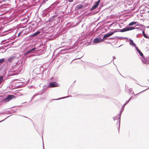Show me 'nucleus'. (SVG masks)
Segmentation results:
<instances>
[{"label": "nucleus", "instance_id": "de8ad7c7", "mask_svg": "<svg viewBox=\"0 0 149 149\" xmlns=\"http://www.w3.org/2000/svg\"><path fill=\"white\" fill-rule=\"evenodd\" d=\"M26 19V18H24L23 19H22L21 20H22H22H24V19Z\"/></svg>", "mask_w": 149, "mask_h": 149}, {"label": "nucleus", "instance_id": "09e8293b", "mask_svg": "<svg viewBox=\"0 0 149 149\" xmlns=\"http://www.w3.org/2000/svg\"><path fill=\"white\" fill-rule=\"evenodd\" d=\"M56 4L57 5L59 3L58 2H56L54 4H56Z\"/></svg>", "mask_w": 149, "mask_h": 149}, {"label": "nucleus", "instance_id": "2eb2a0df", "mask_svg": "<svg viewBox=\"0 0 149 149\" xmlns=\"http://www.w3.org/2000/svg\"><path fill=\"white\" fill-rule=\"evenodd\" d=\"M8 42V41L6 42L5 45H4L3 46L0 47V50L1 49H4L3 48L4 47H8L9 46V47H10L11 46V45H10V44L9 43H7Z\"/></svg>", "mask_w": 149, "mask_h": 149}, {"label": "nucleus", "instance_id": "72a5a7b5", "mask_svg": "<svg viewBox=\"0 0 149 149\" xmlns=\"http://www.w3.org/2000/svg\"><path fill=\"white\" fill-rule=\"evenodd\" d=\"M112 26V23L109 25H108L107 26V27L108 29H110V28Z\"/></svg>", "mask_w": 149, "mask_h": 149}, {"label": "nucleus", "instance_id": "f257e3e1", "mask_svg": "<svg viewBox=\"0 0 149 149\" xmlns=\"http://www.w3.org/2000/svg\"><path fill=\"white\" fill-rule=\"evenodd\" d=\"M45 52V46L43 44L42 42L36 43L35 46L31 49H29L25 53V55L29 54H34L35 55H40L43 54Z\"/></svg>", "mask_w": 149, "mask_h": 149}, {"label": "nucleus", "instance_id": "bb28decb", "mask_svg": "<svg viewBox=\"0 0 149 149\" xmlns=\"http://www.w3.org/2000/svg\"><path fill=\"white\" fill-rule=\"evenodd\" d=\"M130 43L131 45H132L133 46L136 47V44L134 43L133 41L132 40H130Z\"/></svg>", "mask_w": 149, "mask_h": 149}, {"label": "nucleus", "instance_id": "4be33fe9", "mask_svg": "<svg viewBox=\"0 0 149 149\" xmlns=\"http://www.w3.org/2000/svg\"><path fill=\"white\" fill-rule=\"evenodd\" d=\"M99 97H103L105 99H107L108 100H111V98L110 97H109L104 96L103 95H101V96H100Z\"/></svg>", "mask_w": 149, "mask_h": 149}, {"label": "nucleus", "instance_id": "f704fd0d", "mask_svg": "<svg viewBox=\"0 0 149 149\" xmlns=\"http://www.w3.org/2000/svg\"><path fill=\"white\" fill-rule=\"evenodd\" d=\"M6 40H3L1 41V43H0L1 44V45H3V44H4V42L6 41Z\"/></svg>", "mask_w": 149, "mask_h": 149}, {"label": "nucleus", "instance_id": "bf43d9fd", "mask_svg": "<svg viewBox=\"0 0 149 149\" xmlns=\"http://www.w3.org/2000/svg\"><path fill=\"white\" fill-rule=\"evenodd\" d=\"M32 86H30L29 87H29V88H30V87H32Z\"/></svg>", "mask_w": 149, "mask_h": 149}, {"label": "nucleus", "instance_id": "69168bd1", "mask_svg": "<svg viewBox=\"0 0 149 149\" xmlns=\"http://www.w3.org/2000/svg\"><path fill=\"white\" fill-rule=\"evenodd\" d=\"M52 100H50V101L51 102H52Z\"/></svg>", "mask_w": 149, "mask_h": 149}, {"label": "nucleus", "instance_id": "20e7f679", "mask_svg": "<svg viewBox=\"0 0 149 149\" xmlns=\"http://www.w3.org/2000/svg\"><path fill=\"white\" fill-rule=\"evenodd\" d=\"M57 15H53L52 17H51L50 18H49L48 20H47L46 22H49V24L52 25V26L53 27V25L54 23V22H55L56 18L57 16Z\"/></svg>", "mask_w": 149, "mask_h": 149}, {"label": "nucleus", "instance_id": "a19ab883", "mask_svg": "<svg viewBox=\"0 0 149 149\" xmlns=\"http://www.w3.org/2000/svg\"><path fill=\"white\" fill-rule=\"evenodd\" d=\"M88 6V4L87 3H86L84 5V8L86 7V6Z\"/></svg>", "mask_w": 149, "mask_h": 149}, {"label": "nucleus", "instance_id": "0e129e2a", "mask_svg": "<svg viewBox=\"0 0 149 149\" xmlns=\"http://www.w3.org/2000/svg\"><path fill=\"white\" fill-rule=\"evenodd\" d=\"M60 29H61V28H60L58 30V31H59Z\"/></svg>", "mask_w": 149, "mask_h": 149}, {"label": "nucleus", "instance_id": "6e6552de", "mask_svg": "<svg viewBox=\"0 0 149 149\" xmlns=\"http://www.w3.org/2000/svg\"><path fill=\"white\" fill-rule=\"evenodd\" d=\"M59 86V85L55 81H53L50 82L48 86V87L53 88L57 87Z\"/></svg>", "mask_w": 149, "mask_h": 149}, {"label": "nucleus", "instance_id": "3c124183", "mask_svg": "<svg viewBox=\"0 0 149 149\" xmlns=\"http://www.w3.org/2000/svg\"><path fill=\"white\" fill-rule=\"evenodd\" d=\"M144 63H145L146 64H148V63L147 62H144Z\"/></svg>", "mask_w": 149, "mask_h": 149}, {"label": "nucleus", "instance_id": "9b49d317", "mask_svg": "<svg viewBox=\"0 0 149 149\" xmlns=\"http://www.w3.org/2000/svg\"><path fill=\"white\" fill-rule=\"evenodd\" d=\"M40 33V30H38L36 32L33 34L30 35L29 36L30 38L35 37Z\"/></svg>", "mask_w": 149, "mask_h": 149}, {"label": "nucleus", "instance_id": "e2e57ef3", "mask_svg": "<svg viewBox=\"0 0 149 149\" xmlns=\"http://www.w3.org/2000/svg\"><path fill=\"white\" fill-rule=\"evenodd\" d=\"M32 100H31H31L29 102H30Z\"/></svg>", "mask_w": 149, "mask_h": 149}, {"label": "nucleus", "instance_id": "f8f14e48", "mask_svg": "<svg viewBox=\"0 0 149 149\" xmlns=\"http://www.w3.org/2000/svg\"><path fill=\"white\" fill-rule=\"evenodd\" d=\"M40 68H36L33 70V72L36 75L39 74H40Z\"/></svg>", "mask_w": 149, "mask_h": 149}, {"label": "nucleus", "instance_id": "58836bf2", "mask_svg": "<svg viewBox=\"0 0 149 149\" xmlns=\"http://www.w3.org/2000/svg\"><path fill=\"white\" fill-rule=\"evenodd\" d=\"M10 116H8V117H7L6 118L4 119L3 120H2L1 121H0V123H1V122L5 120L7 118H8V117H9V116H10Z\"/></svg>", "mask_w": 149, "mask_h": 149}, {"label": "nucleus", "instance_id": "7ed1b4c3", "mask_svg": "<svg viewBox=\"0 0 149 149\" xmlns=\"http://www.w3.org/2000/svg\"><path fill=\"white\" fill-rule=\"evenodd\" d=\"M23 68L22 62H17L15 65L11 67L8 70V72L9 73H12L11 76L16 75L22 72Z\"/></svg>", "mask_w": 149, "mask_h": 149}, {"label": "nucleus", "instance_id": "a211bd4d", "mask_svg": "<svg viewBox=\"0 0 149 149\" xmlns=\"http://www.w3.org/2000/svg\"><path fill=\"white\" fill-rule=\"evenodd\" d=\"M5 61V58H2L0 59V70H2V65L1 64L2 63Z\"/></svg>", "mask_w": 149, "mask_h": 149}, {"label": "nucleus", "instance_id": "603ef678", "mask_svg": "<svg viewBox=\"0 0 149 149\" xmlns=\"http://www.w3.org/2000/svg\"><path fill=\"white\" fill-rule=\"evenodd\" d=\"M8 32V31H3V33H4V32Z\"/></svg>", "mask_w": 149, "mask_h": 149}, {"label": "nucleus", "instance_id": "f3484780", "mask_svg": "<svg viewBox=\"0 0 149 149\" xmlns=\"http://www.w3.org/2000/svg\"><path fill=\"white\" fill-rule=\"evenodd\" d=\"M8 5V3H4L1 4L0 6V8L1 9H5L6 8L7 6Z\"/></svg>", "mask_w": 149, "mask_h": 149}, {"label": "nucleus", "instance_id": "7c9ffc66", "mask_svg": "<svg viewBox=\"0 0 149 149\" xmlns=\"http://www.w3.org/2000/svg\"><path fill=\"white\" fill-rule=\"evenodd\" d=\"M51 27H50L49 26V28L48 29V30L50 31V32H51V31H52V32L54 30V29H53L52 28V26H51Z\"/></svg>", "mask_w": 149, "mask_h": 149}, {"label": "nucleus", "instance_id": "423d86ee", "mask_svg": "<svg viewBox=\"0 0 149 149\" xmlns=\"http://www.w3.org/2000/svg\"><path fill=\"white\" fill-rule=\"evenodd\" d=\"M111 36L112 31H110L108 33L104 34L103 38L104 40L106 39H112V38H109V37Z\"/></svg>", "mask_w": 149, "mask_h": 149}, {"label": "nucleus", "instance_id": "8fccbe9b", "mask_svg": "<svg viewBox=\"0 0 149 149\" xmlns=\"http://www.w3.org/2000/svg\"><path fill=\"white\" fill-rule=\"evenodd\" d=\"M58 29V26H57V27L56 28V30H57Z\"/></svg>", "mask_w": 149, "mask_h": 149}, {"label": "nucleus", "instance_id": "e433bc0d", "mask_svg": "<svg viewBox=\"0 0 149 149\" xmlns=\"http://www.w3.org/2000/svg\"><path fill=\"white\" fill-rule=\"evenodd\" d=\"M101 28L100 27H99L98 28H97L96 29V31H95L96 32V31H97L100 30L101 29Z\"/></svg>", "mask_w": 149, "mask_h": 149}, {"label": "nucleus", "instance_id": "864d4df0", "mask_svg": "<svg viewBox=\"0 0 149 149\" xmlns=\"http://www.w3.org/2000/svg\"><path fill=\"white\" fill-rule=\"evenodd\" d=\"M98 11H97V12H95L94 13V14H95V13H98Z\"/></svg>", "mask_w": 149, "mask_h": 149}, {"label": "nucleus", "instance_id": "ea45409f", "mask_svg": "<svg viewBox=\"0 0 149 149\" xmlns=\"http://www.w3.org/2000/svg\"><path fill=\"white\" fill-rule=\"evenodd\" d=\"M22 116V117H24L25 118H28V119H29V120H30L31 121H32V120L31 119H30L29 118H28V117H26V116Z\"/></svg>", "mask_w": 149, "mask_h": 149}, {"label": "nucleus", "instance_id": "c9c22d12", "mask_svg": "<svg viewBox=\"0 0 149 149\" xmlns=\"http://www.w3.org/2000/svg\"><path fill=\"white\" fill-rule=\"evenodd\" d=\"M6 113H6L5 112H2L0 113V114L1 115H3Z\"/></svg>", "mask_w": 149, "mask_h": 149}, {"label": "nucleus", "instance_id": "f03ea898", "mask_svg": "<svg viewBox=\"0 0 149 149\" xmlns=\"http://www.w3.org/2000/svg\"><path fill=\"white\" fill-rule=\"evenodd\" d=\"M78 43L77 42H76L71 47H67L66 48H65L61 50L58 53V56L61 57L60 58H58L63 60V62L65 61L68 56L67 55H65V54L70 53L71 52L74 51V50H71V49L75 48L76 49H77L78 48Z\"/></svg>", "mask_w": 149, "mask_h": 149}, {"label": "nucleus", "instance_id": "a878e982", "mask_svg": "<svg viewBox=\"0 0 149 149\" xmlns=\"http://www.w3.org/2000/svg\"><path fill=\"white\" fill-rule=\"evenodd\" d=\"M24 31V30H22L21 31H20L19 33L18 34V37L19 36H23L25 34V33H23V32Z\"/></svg>", "mask_w": 149, "mask_h": 149}, {"label": "nucleus", "instance_id": "1a4fd4ad", "mask_svg": "<svg viewBox=\"0 0 149 149\" xmlns=\"http://www.w3.org/2000/svg\"><path fill=\"white\" fill-rule=\"evenodd\" d=\"M104 40L103 38H101L100 37H97L93 39V42L95 43H98L101 42Z\"/></svg>", "mask_w": 149, "mask_h": 149}, {"label": "nucleus", "instance_id": "052dcab7", "mask_svg": "<svg viewBox=\"0 0 149 149\" xmlns=\"http://www.w3.org/2000/svg\"><path fill=\"white\" fill-rule=\"evenodd\" d=\"M43 72H44V70H43L42 71V74H43Z\"/></svg>", "mask_w": 149, "mask_h": 149}, {"label": "nucleus", "instance_id": "6ab92c4d", "mask_svg": "<svg viewBox=\"0 0 149 149\" xmlns=\"http://www.w3.org/2000/svg\"><path fill=\"white\" fill-rule=\"evenodd\" d=\"M91 43V42H90V43H88V42H86L85 43H84V42L83 41H81L79 42V44H83V45H82L81 46H84V45H86V46L90 44Z\"/></svg>", "mask_w": 149, "mask_h": 149}, {"label": "nucleus", "instance_id": "ddd939ff", "mask_svg": "<svg viewBox=\"0 0 149 149\" xmlns=\"http://www.w3.org/2000/svg\"><path fill=\"white\" fill-rule=\"evenodd\" d=\"M56 19L55 21L54 22V24L53 25V27L54 26H55L57 24H59L60 22V19L59 18V17H58V15H57V17H56Z\"/></svg>", "mask_w": 149, "mask_h": 149}, {"label": "nucleus", "instance_id": "4d7b16f0", "mask_svg": "<svg viewBox=\"0 0 149 149\" xmlns=\"http://www.w3.org/2000/svg\"><path fill=\"white\" fill-rule=\"evenodd\" d=\"M11 111H15V110H13V109H12V110H11Z\"/></svg>", "mask_w": 149, "mask_h": 149}, {"label": "nucleus", "instance_id": "338daca9", "mask_svg": "<svg viewBox=\"0 0 149 149\" xmlns=\"http://www.w3.org/2000/svg\"><path fill=\"white\" fill-rule=\"evenodd\" d=\"M36 131H37V132L38 133H39V132H38V130H36Z\"/></svg>", "mask_w": 149, "mask_h": 149}, {"label": "nucleus", "instance_id": "393cba45", "mask_svg": "<svg viewBox=\"0 0 149 149\" xmlns=\"http://www.w3.org/2000/svg\"><path fill=\"white\" fill-rule=\"evenodd\" d=\"M136 50L137 51V52L139 53L140 55L142 57L143 56V54L138 49V48L137 47H136Z\"/></svg>", "mask_w": 149, "mask_h": 149}, {"label": "nucleus", "instance_id": "4468645a", "mask_svg": "<svg viewBox=\"0 0 149 149\" xmlns=\"http://www.w3.org/2000/svg\"><path fill=\"white\" fill-rule=\"evenodd\" d=\"M84 8V6L82 4H80L75 7V9L77 10L82 9Z\"/></svg>", "mask_w": 149, "mask_h": 149}, {"label": "nucleus", "instance_id": "39448f33", "mask_svg": "<svg viewBox=\"0 0 149 149\" xmlns=\"http://www.w3.org/2000/svg\"><path fill=\"white\" fill-rule=\"evenodd\" d=\"M15 97H16V96L14 95H8L3 100V101L4 102H7Z\"/></svg>", "mask_w": 149, "mask_h": 149}, {"label": "nucleus", "instance_id": "6e6d98bb", "mask_svg": "<svg viewBox=\"0 0 149 149\" xmlns=\"http://www.w3.org/2000/svg\"><path fill=\"white\" fill-rule=\"evenodd\" d=\"M43 149H44V143H43Z\"/></svg>", "mask_w": 149, "mask_h": 149}, {"label": "nucleus", "instance_id": "c03bdc74", "mask_svg": "<svg viewBox=\"0 0 149 149\" xmlns=\"http://www.w3.org/2000/svg\"><path fill=\"white\" fill-rule=\"evenodd\" d=\"M17 107V106H14L12 107L11 108H10L8 109H10L11 108H15V107Z\"/></svg>", "mask_w": 149, "mask_h": 149}, {"label": "nucleus", "instance_id": "49530a36", "mask_svg": "<svg viewBox=\"0 0 149 149\" xmlns=\"http://www.w3.org/2000/svg\"><path fill=\"white\" fill-rule=\"evenodd\" d=\"M28 20H29V19H26V22H25V23H27L28 22Z\"/></svg>", "mask_w": 149, "mask_h": 149}, {"label": "nucleus", "instance_id": "9d476101", "mask_svg": "<svg viewBox=\"0 0 149 149\" xmlns=\"http://www.w3.org/2000/svg\"><path fill=\"white\" fill-rule=\"evenodd\" d=\"M135 28L133 27H126L120 30V31L121 32H124L126 31L131 30L134 29Z\"/></svg>", "mask_w": 149, "mask_h": 149}, {"label": "nucleus", "instance_id": "4c0bfd02", "mask_svg": "<svg viewBox=\"0 0 149 149\" xmlns=\"http://www.w3.org/2000/svg\"><path fill=\"white\" fill-rule=\"evenodd\" d=\"M15 42V41H14V42H11L10 43H9L10 44V45H13Z\"/></svg>", "mask_w": 149, "mask_h": 149}, {"label": "nucleus", "instance_id": "412c9836", "mask_svg": "<svg viewBox=\"0 0 149 149\" xmlns=\"http://www.w3.org/2000/svg\"><path fill=\"white\" fill-rule=\"evenodd\" d=\"M77 95L80 96L79 97L80 98H84V97L85 96H90L92 95H90V94L87 95H84V94H80L77 95H76V96H77Z\"/></svg>", "mask_w": 149, "mask_h": 149}, {"label": "nucleus", "instance_id": "37998d69", "mask_svg": "<svg viewBox=\"0 0 149 149\" xmlns=\"http://www.w3.org/2000/svg\"><path fill=\"white\" fill-rule=\"evenodd\" d=\"M74 0H68V1L69 2H72Z\"/></svg>", "mask_w": 149, "mask_h": 149}, {"label": "nucleus", "instance_id": "473e14b6", "mask_svg": "<svg viewBox=\"0 0 149 149\" xmlns=\"http://www.w3.org/2000/svg\"><path fill=\"white\" fill-rule=\"evenodd\" d=\"M81 20H80L79 21L77 22L76 23V24H75V26H77L78 25H79V24L81 22Z\"/></svg>", "mask_w": 149, "mask_h": 149}, {"label": "nucleus", "instance_id": "5701e85b", "mask_svg": "<svg viewBox=\"0 0 149 149\" xmlns=\"http://www.w3.org/2000/svg\"><path fill=\"white\" fill-rule=\"evenodd\" d=\"M70 96V95H68V96H67L66 97H60V98H57V99H51V100L54 101V100H60V99H64V98H65L68 97H69ZM70 96L71 97V96Z\"/></svg>", "mask_w": 149, "mask_h": 149}, {"label": "nucleus", "instance_id": "79ce46f5", "mask_svg": "<svg viewBox=\"0 0 149 149\" xmlns=\"http://www.w3.org/2000/svg\"><path fill=\"white\" fill-rule=\"evenodd\" d=\"M105 42H106V43H110V44H111L112 45V44H111V43L110 42H109V41H106Z\"/></svg>", "mask_w": 149, "mask_h": 149}, {"label": "nucleus", "instance_id": "dca6fc26", "mask_svg": "<svg viewBox=\"0 0 149 149\" xmlns=\"http://www.w3.org/2000/svg\"><path fill=\"white\" fill-rule=\"evenodd\" d=\"M15 58V57L14 56H12L8 58L7 60H5L6 62L8 61L10 62H12L13 60Z\"/></svg>", "mask_w": 149, "mask_h": 149}, {"label": "nucleus", "instance_id": "0eeeda50", "mask_svg": "<svg viewBox=\"0 0 149 149\" xmlns=\"http://www.w3.org/2000/svg\"><path fill=\"white\" fill-rule=\"evenodd\" d=\"M101 0H98L97 1L95 2V4L90 8V10L92 11L95 10L99 6Z\"/></svg>", "mask_w": 149, "mask_h": 149}, {"label": "nucleus", "instance_id": "a18cd8bd", "mask_svg": "<svg viewBox=\"0 0 149 149\" xmlns=\"http://www.w3.org/2000/svg\"><path fill=\"white\" fill-rule=\"evenodd\" d=\"M34 25V24H31L30 25V27H31V26H33Z\"/></svg>", "mask_w": 149, "mask_h": 149}, {"label": "nucleus", "instance_id": "2f4dec72", "mask_svg": "<svg viewBox=\"0 0 149 149\" xmlns=\"http://www.w3.org/2000/svg\"><path fill=\"white\" fill-rule=\"evenodd\" d=\"M7 111L8 112V114H11L12 113H15V112H16V111H12V112H10V111Z\"/></svg>", "mask_w": 149, "mask_h": 149}, {"label": "nucleus", "instance_id": "774afa93", "mask_svg": "<svg viewBox=\"0 0 149 149\" xmlns=\"http://www.w3.org/2000/svg\"><path fill=\"white\" fill-rule=\"evenodd\" d=\"M2 86H1V87H0V88Z\"/></svg>", "mask_w": 149, "mask_h": 149}, {"label": "nucleus", "instance_id": "c756f323", "mask_svg": "<svg viewBox=\"0 0 149 149\" xmlns=\"http://www.w3.org/2000/svg\"><path fill=\"white\" fill-rule=\"evenodd\" d=\"M142 33L143 34V36L146 38H149V37H148L147 36H146L145 32H144V31H143L142 32Z\"/></svg>", "mask_w": 149, "mask_h": 149}, {"label": "nucleus", "instance_id": "5fc2aeb1", "mask_svg": "<svg viewBox=\"0 0 149 149\" xmlns=\"http://www.w3.org/2000/svg\"><path fill=\"white\" fill-rule=\"evenodd\" d=\"M10 0H2V1H9Z\"/></svg>", "mask_w": 149, "mask_h": 149}, {"label": "nucleus", "instance_id": "cd10ccee", "mask_svg": "<svg viewBox=\"0 0 149 149\" xmlns=\"http://www.w3.org/2000/svg\"><path fill=\"white\" fill-rule=\"evenodd\" d=\"M49 12V9H46L45 10H44L43 11V13H47Z\"/></svg>", "mask_w": 149, "mask_h": 149}, {"label": "nucleus", "instance_id": "680f3d73", "mask_svg": "<svg viewBox=\"0 0 149 149\" xmlns=\"http://www.w3.org/2000/svg\"><path fill=\"white\" fill-rule=\"evenodd\" d=\"M110 17H112V15H110Z\"/></svg>", "mask_w": 149, "mask_h": 149}, {"label": "nucleus", "instance_id": "b1692460", "mask_svg": "<svg viewBox=\"0 0 149 149\" xmlns=\"http://www.w3.org/2000/svg\"><path fill=\"white\" fill-rule=\"evenodd\" d=\"M6 73V70H3L2 73V75L1 76H2V77L4 78L5 77Z\"/></svg>", "mask_w": 149, "mask_h": 149}, {"label": "nucleus", "instance_id": "13d9d810", "mask_svg": "<svg viewBox=\"0 0 149 149\" xmlns=\"http://www.w3.org/2000/svg\"><path fill=\"white\" fill-rule=\"evenodd\" d=\"M22 86V85H18L17 86V87L20 86Z\"/></svg>", "mask_w": 149, "mask_h": 149}, {"label": "nucleus", "instance_id": "c85d7f7f", "mask_svg": "<svg viewBox=\"0 0 149 149\" xmlns=\"http://www.w3.org/2000/svg\"><path fill=\"white\" fill-rule=\"evenodd\" d=\"M136 22H132L130 23L129 24V25L130 26H131L132 25H133L134 24H136Z\"/></svg>", "mask_w": 149, "mask_h": 149}, {"label": "nucleus", "instance_id": "aec40b11", "mask_svg": "<svg viewBox=\"0 0 149 149\" xmlns=\"http://www.w3.org/2000/svg\"><path fill=\"white\" fill-rule=\"evenodd\" d=\"M42 91V92L40 93V92H39V93H37L35 94L34 95H33V96L31 98V100H32L36 96L39 95H41L42 94V93L44 91Z\"/></svg>", "mask_w": 149, "mask_h": 149}]
</instances>
